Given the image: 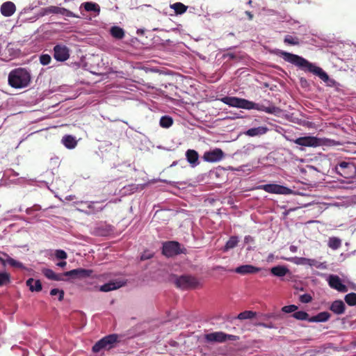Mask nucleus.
Wrapping results in <instances>:
<instances>
[{
    "label": "nucleus",
    "instance_id": "obj_1",
    "mask_svg": "<svg viewBox=\"0 0 356 356\" xmlns=\"http://www.w3.org/2000/svg\"><path fill=\"white\" fill-rule=\"evenodd\" d=\"M279 56H281L285 61L299 67L300 69L308 71L318 76L322 81H323L327 86H333L335 83L334 79H330L328 74L319 67L315 66L309 63L305 58L284 51L279 52Z\"/></svg>",
    "mask_w": 356,
    "mask_h": 356
},
{
    "label": "nucleus",
    "instance_id": "obj_2",
    "mask_svg": "<svg viewBox=\"0 0 356 356\" xmlns=\"http://www.w3.org/2000/svg\"><path fill=\"white\" fill-rule=\"evenodd\" d=\"M221 101L229 106L247 110L254 109L259 111H264L269 114H275L279 111V108L272 104H270L269 102H268L269 105L265 106L264 104L254 103L245 99L228 96L222 98Z\"/></svg>",
    "mask_w": 356,
    "mask_h": 356
},
{
    "label": "nucleus",
    "instance_id": "obj_3",
    "mask_svg": "<svg viewBox=\"0 0 356 356\" xmlns=\"http://www.w3.org/2000/svg\"><path fill=\"white\" fill-rule=\"evenodd\" d=\"M8 85L15 89L28 87L31 82V75L29 70L24 67L12 70L8 76Z\"/></svg>",
    "mask_w": 356,
    "mask_h": 356
},
{
    "label": "nucleus",
    "instance_id": "obj_4",
    "mask_svg": "<svg viewBox=\"0 0 356 356\" xmlns=\"http://www.w3.org/2000/svg\"><path fill=\"white\" fill-rule=\"evenodd\" d=\"M174 283L177 288L183 290L193 289L202 286L199 280L191 275L177 276Z\"/></svg>",
    "mask_w": 356,
    "mask_h": 356
},
{
    "label": "nucleus",
    "instance_id": "obj_5",
    "mask_svg": "<svg viewBox=\"0 0 356 356\" xmlns=\"http://www.w3.org/2000/svg\"><path fill=\"white\" fill-rule=\"evenodd\" d=\"M118 342L119 340L118 334H108L95 343V344L92 346V351L94 353H98L102 349L110 350L115 347Z\"/></svg>",
    "mask_w": 356,
    "mask_h": 356
},
{
    "label": "nucleus",
    "instance_id": "obj_6",
    "mask_svg": "<svg viewBox=\"0 0 356 356\" xmlns=\"http://www.w3.org/2000/svg\"><path fill=\"white\" fill-rule=\"evenodd\" d=\"M204 339L207 342L222 343L227 340L236 341L239 337L236 335L226 334L223 332H214L205 334Z\"/></svg>",
    "mask_w": 356,
    "mask_h": 356
},
{
    "label": "nucleus",
    "instance_id": "obj_7",
    "mask_svg": "<svg viewBox=\"0 0 356 356\" xmlns=\"http://www.w3.org/2000/svg\"><path fill=\"white\" fill-rule=\"evenodd\" d=\"M257 189L264 190L269 193L289 195L292 193V190L281 185L275 184H268L265 185H260L257 187Z\"/></svg>",
    "mask_w": 356,
    "mask_h": 356
},
{
    "label": "nucleus",
    "instance_id": "obj_8",
    "mask_svg": "<svg viewBox=\"0 0 356 356\" xmlns=\"http://www.w3.org/2000/svg\"><path fill=\"white\" fill-rule=\"evenodd\" d=\"M337 172L341 177L348 179L355 174V166L353 163L341 161L335 167Z\"/></svg>",
    "mask_w": 356,
    "mask_h": 356
},
{
    "label": "nucleus",
    "instance_id": "obj_9",
    "mask_svg": "<svg viewBox=\"0 0 356 356\" xmlns=\"http://www.w3.org/2000/svg\"><path fill=\"white\" fill-rule=\"evenodd\" d=\"M181 252L180 244L177 241H168L163 245L162 253L168 257L177 255Z\"/></svg>",
    "mask_w": 356,
    "mask_h": 356
},
{
    "label": "nucleus",
    "instance_id": "obj_10",
    "mask_svg": "<svg viewBox=\"0 0 356 356\" xmlns=\"http://www.w3.org/2000/svg\"><path fill=\"white\" fill-rule=\"evenodd\" d=\"M54 57L57 61L67 60L70 57L69 48L63 44H56L54 47Z\"/></svg>",
    "mask_w": 356,
    "mask_h": 356
},
{
    "label": "nucleus",
    "instance_id": "obj_11",
    "mask_svg": "<svg viewBox=\"0 0 356 356\" xmlns=\"http://www.w3.org/2000/svg\"><path fill=\"white\" fill-rule=\"evenodd\" d=\"M296 145L304 147H316L321 145L320 139L315 136H303L296 138L293 140Z\"/></svg>",
    "mask_w": 356,
    "mask_h": 356
},
{
    "label": "nucleus",
    "instance_id": "obj_12",
    "mask_svg": "<svg viewBox=\"0 0 356 356\" xmlns=\"http://www.w3.org/2000/svg\"><path fill=\"white\" fill-rule=\"evenodd\" d=\"M225 156L223 151L220 148L205 152L203 155L204 161L210 163H215L221 161Z\"/></svg>",
    "mask_w": 356,
    "mask_h": 356
},
{
    "label": "nucleus",
    "instance_id": "obj_13",
    "mask_svg": "<svg viewBox=\"0 0 356 356\" xmlns=\"http://www.w3.org/2000/svg\"><path fill=\"white\" fill-rule=\"evenodd\" d=\"M328 284L330 286L339 292H347L348 286L343 284L339 276L331 275L328 278Z\"/></svg>",
    "mask_w": 356,
    "mask_h": 356
},
{
    "label": "nucleus",
    "instance_id": "obj_14",
    "mask_svg": "<svg viewBox=\"0 0 356 356\" xmlns=\"http://www.w3.org/2000/svg\"><path fill=\"white\" fill-rule=\"evenodd\" d=\"M92 273V270L80 268L67 271L64 273V275L73 278H86L90 277Z\"/></svg>",
    "mask_w": 356,
    "mask_h": 356
},
{
    "label": "nucleus",
    "instance_id": "obj_15",
    "mask_svg": "<svg viewBox=\"0 0 356 356\" xmlns=\"http://www.w3.org/2000/svg\"><path fill=\"white\" fill-rule=\"evenodd\" d=\"M260 268L252 265H242L235 269L236 273L241 275L254 274L260 271Z\"/></svg>",
    "mask_w": 356,
    "mask_h": 356
},
{
    "label": "nucleus",
    "instance_id": "obj_16",
    "mask_svg": "<svg viewBox=\"0 0 356 356\" xmlns=\"http://www.w3.org/2000/svg\"><path fill=\"white\" fill-rule=\"evenodd\" d=\"M16 10V6L11 1H6L1 6V13L5 17H10Z\"/></svg>",
    "mask_w": 356,
    "mask_h": 356
},
{
    "label": "nucleus",
    "instance_id": "obj_17",
    "mask_svg": "<svg viewBox=\"0 0 356 356\" xmlns=\"http://www.w3.org/2000/svg\"><path fill=\"white\" fill-rule=\"evenodd\" d=\"M330 309L336 314H342L345 312L346 305L342 300H334L331 304Z\"/></svg>",
    "mask_w": 356,
    "mask_h": 356
},
{
    "label": "nucleus",
    "instance_id": "obj_18",
    "mask_svg": "<svg viewBox=\"0 0 356 356\" xmlns=\"http://www.w3.org/2000/svg\"><path fill=\"white\" fill-rule=\"evenodd\" d=\"M43 275L48 279L55 281L63 280V274H56L54 270L49 268H43L42 270Z\"/></svg>",
    "mask_w": 356,
    "mask_h": 356
},
{
    "label": "nucleus",
    "instance_id": "obj_19",
    "mask_svg": "<svg viewBox=\"0 0 356 356\" xmlns=\"http://www.w3.org/2000/svg\"><path fill=\"white\" fill-rule=\"evenodd\" d=\"M186 156L188 162L192 165V166L197 165L199 159L198 153L194 149H188L186 152Z\"/></svg>",
    "mask_w": 356,
    "mask_h": 356
},
{
    "label": "nucleus",
    "instance_id": "obj_20",
    "mask_svg": "<svg viewBox=\"0 0 356 356\" xmlns=\"http://www.w3.org/2000/svg\"><path fill=\"white\" fill-rule=\"evenodd\" d=\"M26 285L29 287V290L32 292H39L42 291V286L40 280L29 278L26 280Z\"/></svg>",
    "mask_w": 356,
    "mask_h": 356
},
{
    "label": "nucleus",
    "instance_id": "obj_21",
    "mask_svg": "<svg viewBox=\"0 0 356 356\" xmlns=\"http://www.w3.org/2000/svg\"><path fill=\"white\" fill-rule=\"evenodd\" d=\"M62 143L67 149H73L76 146L77 141L76 140L75 137L71 135H65L62 138Z\"/></svg>",
    "mask_w": 356,
    "mask_h": 356
},
{
    "label": "nucleus",
    "instance_id": "obj_22",
    "mask_svg": "<svg viewBox=\"0 0 356 356\" xmlns=\"http://www.w3.org/2000/svg\"><path fill=\"white\" fill-rule=\"evenodd\" d=\"M270 272L275 276L284 277L289 273V270L284 266H276L270 269Z\"/></svg>",
    "mask_w": 356,
    "mask_h": 356
},
{
    "label": "nucleus",
    "instance_id": "obj_23",
    "mask_svg": "<svg viewBox=\"0 0 356 356\" xmlns=\"http://www.w3.org/2000/svg\"><path fill=\"white\" fill-rule=\"evenodd\" d=\"M123 285L121 282H110L101 286L100 291L104 292H108L112 290L119 289Z\"/></svg>",
    "mask_w": 356,
    "mask_h": 356
},
{
    "label": "nucleus",
    "instance_id": "obj_24",
    "mask_svg": "<svg viewBox=\"0 0 356 356\" xmlns=\"http://www.w3.org/2000/svg\"><path fill=\"white\" fill-rule=\"evenodd\" d=\"M268 131V129L265 127H259L255 128H251L248 129L245 134L249 136H255L259 135H263L266 134Z\"/></svg>",
    "mask_w": 356,
    "mask_h": 356
},
{
    "label": "nucleus",
    "instance_id": "obj_25",
    "mask_svg": "<svg viewBox=\"0 0 356 356\" xmlns=\"http://www.w3.org/2000/svg\"><path fill=\"white\" fill-rule=\"evenodd\" d=\"M170 8L175 10L177 15H181L187 10L188 6L182 3L177 2L170 5Z\"/></svg>",
    "mask_w": 356,
    "mask_h": 356
},
{
    "label": "nucleus",
    "instance_id": "obj_26",
    "mask_svg": "<svg viewBox=\"0 0 356 356\" xmlns=\"http://www.w3.org/2000/svg\"><path fill=\"white\" fill-rule=\"evenodd\" d=\"M111 34L116 39H122L124 36V31L119 26H113L111 29Z\"/></svg>",
    "mask_w": 356,
    "mask_h": 356
},
{
    "label": "nucleus",
    "instance_id": "obj_27",
    "mask_svg": "<svg viewBox=\"0 0 356 356\" xmlns=\"http://www.w3.org/2000/svg\"><path fill=\"white\" fill-rule=\"evenodd\" d=\"M99 203L98 202H84L85 204H86L87 208L89 209V211H86V213L88 215L90 214H95L99 211H101L103 208L102 207H98L95 208V204Z\"/></svg>",
    "mask_w": 356,
    "mask_h": 356
},
{
    "label": "nucleus",
    "instance_id": "obj_28",
    "mask_svg": "<svg viewBox=\"0 0 356 356\" xmlns=\"http://www.w3.org/2000/svg\"><path fill=\"white\" fill-rule=\"evenodd\" d=\"M160 126L163 128H169L173 124V120L168 115L162 116L159 122Z\"/></svg>",
    "mask_w": 356,
    "mask_h": 356
},
{
    "label": "nucleus",
    "instance_id": "obj_29",
    "mask_svg": "<svg viewBox=\"0 0 356 356\" xmlns=\"http://www.w3.org/2000/svg\"><path fill=\"white\" fill-rule=\"evenodd\" d=\"M238 243V239L237 236H232L229 238V239L227 241L224 250L227 251L229 249H232L235 248Z\"/></svg>",
    "mask_w": 356,
    "mask_h": 356
},
{
    "label": "nucleus",
    "instance_id": "obj_30",
    "mask_svg": "<svg viewBox=\"0 0 356 356\" xmlns=\"http://www.w3.org/2000/svg\"><path fill=\"white\" fill-rule=\"evenodd\" d=\"M341 245V241L337 237H331L328 241V246L332 250H337Z\"/></svg>",
    "mask_w": 356,
    "mask_h": 356
},
{
    "label": "nucleus",
    "instance_id": "obj_31",
    "mask_svg": "<svg viewBox=\"0 0 356 356\" xmlns=\"http://www.w3.org/2000/svg\"><path fill=\"white\" fill-rule=\"evenodd\" d=\"M308 266H315L318 269H325L327 268L325 262H321L314 259H309Z\"/></svg>",
    "mask_w": 356,
    "mask_h": 356
},
{
    "label": "nucleus",
    "instance_id": "obj_32",
    "mask_svg": "<svg viewBox=\"0 0 356 356\" xmlns=\"http://www.w3.org/2000/svg\"><path fill=\"white\" fill-rule=\"evenodd\" d=\"M344 300L349 306L356 305V293H350L345 296Z\"/></svg>",
    "mask_w": 356,
    "mask_h": 356
},
{
    "label": "nucleus",
    "instance_id": "obj_33",
    "mask_svg": "<svg viewBox=\"0 0 356 356\" xmlns=\"http://www.w3.org/2000/svg\"><path fill=\"white\" fill-rule=\"evenodd\" d=\"M256 316V313L252 311H245L243 312H241L238 315V318L240 320H245V319H251L254 318Z\"/></svg>",
    "mask_w": 356,
    "mask_h": 356
},
{
    "label": "nucleus",
    "instance_id": "obj_34",
    "mask_svg": "<svg viewBox=\"0 0 356 356\" xmlns=\"http://www.w3.org/2000/svg\"><path fill=\"white\" fill-rule=\"evenodd\" d=\"M83 6L86 11H99V6L95 3L86 2Z\"/></svg>",
    "mask_w": 356,
    "mask_h": 356
},
{
    "label": "nucleus",
    "instance_id": "obj_35",
    "mask_svg": "<svg viewBox=\"0 0 356 356\" xmlns=\"http://www.w3.org/2000/svg\"><path fill=\"white\" fill-rule=\"evenodd\" d=\"M284 42L286 44H291V45H298L300 44L298 38L293 37L290 35H287L285 36V38L284 39Z\"/></svg>",
    "mask_w": 356,
    "mask_h": 356
},
{
    "label": "nucleus",
    "instance_id": "obj_36",
    "mask_svg": "<svg viewBox=\"0 0 356 356\" xmlns=\"http://www.w3.org/2000/svg\"><path fill=\"white\" fill-rule=\"evenodd\" d=\"M292 316L296 319L304 321V320L308 319L309 314L306 312L298 311V312H294Z\"/></svg>",
    "mask_w": 356,
    "mask_h": 356
},
{
    "label": "nucleus",
    "instance_id": "obj_37",
    "mask_svg": "<svg viewBox=\"0 0 356 356\" xmlns=\"http://www.w3.org/2000/svg\"><path fill=\"white\" fill-rule=\"evenodd\" d=\"M10 275L7 273H0V286L10 283Z\"/></svg>",
    "mask_w": 356,
    "mask_h": 356
},
{
    "label": "nucleus",
    "instance_id": "obj_38",
    "mask_svg": "<svg viewBox=\"0 0 356 356\" xmlns=\"http://www.w3.org/2000/svg\"><path fill=\"white\" fill-rule=\"evenodd\" d=\"M292 261L297 265H308L309 258L305 257H294Z\"/></svg>",
    "mask_w": 356,
    "mask_h": 356
},
{
    "label": "nucleus",
    "instance_id": "obj_39",
    "mask_svg": "<svg viewBox=\"0 0 356 356\" xmlns=\"http://www.w3.org/2000/svg\"><path fill=\"white\" fill-rule=\"evenodd\" d=\"M317 315L319 322H326L331 316L330 314L327 312H322L318 313Z\"/></svg>",
    "mask_w": 356,
    "mask_h": 356
},
{
    "label": "nucleus",
    "instance_id": "obj_40",
    "mask_svg": "<svg viewBox=\"0 0 356 356\" xmlns=\"http://www.w3.org/2000/svg\"><path fill=\"white\" fill-rule=\"evenodd\" d=\"M50 295L52 296L58 295V300L61 301L64 298V291L63 290H59L58 289H53L50 291Z\"/></svg>",
    "mask_w": 356,
    "mask_h": 356
},
{
    "label": "nucleus",
    "instance_id": "obj_41",
    "mask_svg": "<svg viewBox=\"0 0 356 356\" xmlns=\"http://www.w3.org/2000/svg\"><path fill=\"white\" fill-rule=\"evenodd\" d=\"M51 58L49 54H42L40 56V62L43 65H47L50 63Z\"/></svg>",
    "mask_w": 356,
    "mask_h": 356
},
{
    "label": "nucleus",
    "instance_id": "obj_42",
    "mask_svg": "<svg viewBox=\"0 0 356 356\" xmlns=\"http://www.w3.org/2000/svg\"><path fill=\"white\" fill-rule=\"evenodd\" d=\"M297 309H298V307L295 305L284 306L282 308V311L283 312L287 313V314L295 312Z\"/></svg>",
    "mask_w": 356,
    "mask_h": 356
},
{
    "label": "nucleus",
    "instance_id": "obj_43",
    "mask_svg": "<svg viewBox=\"0 0 356 356\" xmlns=\"http://www.w3.org/2000/svg\"><path fill=\"white\" fill-rule=\"evenodd\" d=\"M55 256L59 259H65L67 257V253L63 250H57L55 252Z\"/></svg>",
    "mask_w": 356,
    "mask_h": 356
},
{
    "label": "nucleus",
    "instance_id": "obj_44",
    "mask_svg": "<svg viewBox=\"0 0 356 356\" xmlns=\"http://www.w3.org/2000/svg\"><path fill=\"white\" fill-rule=\"evenodd\" d=\"M299 300L302 303H309L312 300V297L309 294L305 293L301 295L299 298Z\"/></svg>",
    "mask_w": 356,
    "mask_h": 356
},
{
    "label": "nucleus",
    "instance_id": "obj_45",
    "mask_svg": "<svg viewBox=\"0 0 356 356\" xmlns=\"http://www.w3.org/2000/svg\"><path fill=\"white\" fill-rule=\"evenodd\" d=\"M58 6H51L45 8V13L49 14V13H54V14H58Z\"/></svg>",
    "mask_w": 356,
    "mask_h": 356
},
{
    "label": "nucleus",
    "instance_id": "obj_46",
    "mask_svg": "<svg viewBox=\"0 0 356 356\" xmlns=\"http://www.w3.org/2000/svg\"><path fill=\"white\" fill-rule=\"evenodd\" d=\"M63 15H64L65 17H79L78 15L74 14L72 12H71L70 10H68L65 8V12H63Z\"/></svg>",
    "mask_w": 356,
    "mask_h": 356
},
{
    "label": "nucleus",
    "instance_id": "obj_47",
    "mask_svg": "<svg viewBox=\"0 0 356 356\" xmlns=\"http://www.w3.org/2000/svg\"><path fill=\"white\" fill-rule=\"evenodd\" d=\"M309 322L313 323V322H319L318 315L309 317L308 316V319L307 320Z\"/></svg>",
    "mask_w": 356,
    "mask_h": 356
},
{
    "label": "nucleus",
    "instance_id": "obj_48",
    "mask_svg": "<svg viewBox=\"0 0 356 356\" xmlns=\"http://www.w3.org/2000/svg\"><path fill=\"white\" fill-rule=\"evenodd\" d=\"M151 257H152V254L147 255L145 253H144L141 255L140 259L145 260V259H149Z\"/></svg>",
    "mask_w": 356,
    "mask_h": 356
},
{
    "label": "nucleus",
    "instance_id": "obj_49",
    "mask_svg": "<svg viewBox=\"0 0 356 356\" xmlns=\"http://www.w3.org/2000/svg\"><path fill=\"white\" fill-rule=\"evenodd\" d=\"M245 15L248 16L249 20H252L253 19V15L250 11H245Z\"/></svg>",
    "mask_w": 356,
    "mask_h": 356
},
{
    "label": "nucleus",
    "instance_id": "obj_50",
    "mask_svg": "<svg viewBox=\"0 0 356 356\" xmlns=\"http://www.w3.org/2000/svg\"><path fill=\"white\" fill-rule=\"evenodd\" d=\"M66 265H67V262L66 261H60V262L57 264V266H58L60 267H62V268H64Z\"/></svg>",
    "mask_w": 356,
    "mask_h": 356
},
{
    "label": "nucleus",
    "instance_id": "obj_51",
    "mask_svg": "<svg viewBox=\"0 0 356 356\" xmlns=\"http://www.w3.org/2000/svg\"><path fill=\"white\" fill-rule=\"evenodd\" d=\"M63 12H65V8L58 7V14L63 15Z\"/></svg>",
    "mask_w": 356,
    "mask_h": 356
},
{
    "label": "nucleus",
    "instance_id": "obj_52",
    "mask_svg": "<svg viewBox=\"0 0 356 356\" xmlns=\"http://www.w3.org/2000/svg\"><path fill=\"white\" fill-rule=\"evenodd\" d=\"M260 325H262V326H263V327H268V328L272 327V326H271V325H266V323H261Z\"/></svg>",
    "mask_w": 356,
    "mask_h": 356
},
{
    "label": "nucleus",
    "instance_id": "obj_53",
    "mask_svg": "<svg viewBox=\"0 0 356 356\" xmlns=\"http://www.w3.org/2000/svg\"><path fill=\"white\" fill-rule=\"evenodd\" d=\"M290 250L292 252H294L296 250V247L292 245V246L290 247Z\"/></svg>",
    "mask_w": 356,
    "mask_h": 356
},
{
    "label": "nucleus",
    "instance_id": "obj_54",
    "mask_svg": "<svg viewBox=\"0 0 356 356\" xmlns=\"http://www.w3.org/2000/svg\"><path fill=\"white\" fill-rule=\"evenodd\" d=\"M16 263H17V262H16L14 259H11V261H10V264H11L12 265L15 266V265L16 264Z\"/></svg>",
    "mask_w": 356,
    "mask_h": 356
},
{
    "label": "nucleus",
    "instance_id": "obj_55",
    "mask_svg": "<svg viewBox=\"0 0 356 356\" xmlns=\"http://www.w3.org/2000/svg\"><path fill=\"white\" fill-rule=\"evenodd\" d=\"M300 81H301L302 83H305V82H306L307 81H306L305 79L301 78L300 79Z\"/></svg>",
    "mask_w": 356,
    "mask_h": 356
},
{
    "label": "nucleus",
    "instance_id": "obj_56",
    "mask_svg": "<svg viewBox=\"0 0 356 356\" xmlns=\"http://www.w3.org/2000/svg\"><path fill=\"white\" fill-rule=\"evenodd\" d=\"M300 81H301L302 83H305V82H306L307 81H306L305 79L301 78L300 79Z\"/></svg>",
    "mask_w": 356,
    "mask_h": 356
},
{
    "label": "nucleus",
    "instance_id": "obj_57",
    "mask_svg": "<svg viewBox=\"0 0 356 356\" xmlns=\"http://www.w3.org/2000/svg\"><path fill=\"white\" fill-rule=\"evenodd\" d=\"M252 2V1L251 0H250V1L248 2V3L249 5H251Z\"/></svg>",
    "mask_w": 356,
    "mask_h": 356
}]
</instances>
